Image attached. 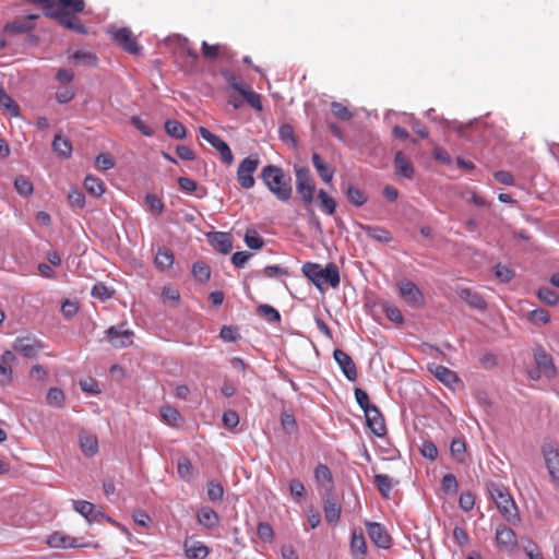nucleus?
Instances as JSON below:
<instances>
[{
	"instance_id": "obj_11",
	"label": "nucleus",
	"mask_w": 559,
	"mask_h": 559,
	"mask_svg": "<svg viewBox=\"0 0 559 559\" xmlns=\"http://www.w3.org/2000/svg\"><path fill=\"white\" fill-rule=\"evenodd\" d=\"M27 2L36 5H40L44 10V14L47 17L56 20L61 26L68 29H79L81 31V25L76 22L72 24L64 14H57L55 12L56 9V0H26Z\"/></svg>"
},
{
	"instance_id": "obj_40",
	"label": "nucleus",
	"mask_w": 559,
	"mask_h": 559,
	"mask_svg": "<svg viewBox=\"0 0 559 559\" xmlns=\"http://www.w3.org/2000/svg\"><path fill=\"white\" fill-rule=\"evenodd\" d=\"M213 247L221 253H228L233 248L231 238L226 233H216L212 240Z\"/></svg>"
},
{
	"instance_id": "obj_8",
	"label": "nucleus",
	"mask_w": 559,
	"mask_h": 559,
	"mask_svg": "<svg viewBox=\"0 0 559 559\" xmlns=\"http://www.w3.org/2000/svg\"><path fill=\"white\" fill-rule=\"evenodd\" d=\"M47 544L51 548L58 549H68V548H84V547H93L98 548V544H92L88 542H83L82 539L72 537L62 532H53L48 536Z\"/></svg>"
},
{
	"instance_id": "obj_54",
	"label": "nucleus",
	"mask_w": 559,
	"mask_h": 559,
	"mask_svg": "<svg viewBox=\"0 0 559 559\" xmlns=\"http://www.w3.org/2000/svg\"><path fill=\"white\" fill-rule=\"evenodd\" d=\"M246 245L253 250L261 249L264 246L263 238L253 229H248L245 234Z\"/></svg>"
},
{
	"instance_id": "obj_47",
	"label": "nucleus",
	"mask_w": 559,
	"mask_h": 559,
	"mask_svg": "<svg viewBox=\"0 0 559 559\" xmlns=\"http://www.w3.org/2000/svg\"><path fill=\"white\" fill-rule=\"evenodd\" d=\"M258 313L271 323H278L281 321L280 312L270 305H260L257 308Z\"/></svg>"
},
{
	"instance_id": "obj_30",
	"label": "nucleus",
	"mask_w": 559,
	"mask_h": 559,
	"mask_svg": "<svg viewBox=\"0 0 559 559\" xmlns=\"http://www.w3.org/2000/svg\"><path fill=\"white\" fill-rule=\"evenodd\" d=\"M323 511L325 521L330 524H336L341 518V506L335 499L328 497L324 499Z\"/></svg>"
},
{
	"instance_id": "obj_32",
	"label": "nucleus",
	"mask_w": 559,
	"mask_h": 559,
	"mask_svg": "<svg viewBox=\"0 0 559 559\" xmlns=\"http://www.w3.org/2000/svg\"><path fill=\"white\" fill-rule=\"evenodd\" d=\"M84 188L94 198L102 197L106 191L104 181L92 175L85 177Z\"/></svg>"
},
{
	"instance_id": "obj_18",
	"label": "nucleus",
	"mask_w": 559,
	"mask_h": 559,
	"mask_svg": "<svg viewBox=\"0 0 559 559\" xmlns=\"http://www.w3.org/2000/svg\"><path fill=\"white\" fill-rule=\"evenodd\" d=\"M333 357L340 366L342 372L349 381H356L358 377L357 368L352 357L342 349H335Z\"/></svg>"
},
{
	"instance_id": "obj_58",
	"label": "nucleus",
	"mask_w": 559,
	"mask_h": 559,
	"mask_svg": "<svg viewBox=\"0 0 559 559\" xmlns=\"http://www.w3.org/2000/svg\"><path fill=\"white\" fill-rule=\"evenodd\" d=\"M222 75L226 80V82L229 84L231 88L240 93L241 90H243L247 84L242 81L241 76L236 75L235 73L226 70L222 72Z\"/></svg>"
},
{
	"instance_id": "obj_55",
	"label": "nucleus",
	"mask_w": 559,
	"mask_h": 559,
	"mask_svg": "<svg viewBox=\"0 0 559 559\" xmlns=\"http://www.w3.org/2000/svg\"><path fill=\"white\" fill-rule=\"evenodd\" d=\"M331 110H332V114L340 120L348 121L353 118L352 111L344 104H342L340 102H332Z\"/></svg>"
},
{
	"instance_id": "obj_59",
	"label": "nucleus",
	"mask_w": 559,
	"mask_h": 559,
	"mask_svg": "<svg viewBox=\"0 0 559 559\" xmlns=\"http://www.w3.org/2000/svg\"><path fill=\"white\" fill-rule=\"evenodd\" d=\"M178 474L183 480H190L193 475V466L189 459L182 457L178 461Z\"/></svg>"
},
{
	"instance_id": "obj_62",
	"label": "nucleus",
	"mask_w": 559,
	"mask_h": 559,
	"mask_svg": "<svg viewBox=\"0 0 559 559\" xmlns=\"http://www.w3.org/2000/svg\"><path fill=\"white\" fill-rule=\"evenodd\" d=\"M224 488L221 484L210 481L207 484V497L212 502H218L223 499Z\"/></svg>"
},
{
	"instance_id": "obj_24",
	"label": "nucleus",
	"mask_w": 559,
	"mask_h": 559,
	"mask_svg": "<svg viewBox=\"0 0 559 559\" xmlns=\"http://www.w3.org/2000/svg\"><path fill=\"white\" fill-rule=\"evenodd\" d=\"M395 174L406 179H413L415 169L409 160L401 151L396 152L394 157Z\"/></svg>"
},
{
	"instance_id": "obj_38",
	"label": "nucleus",
	"mask_w": 559,
	"mask_h": 559,
	"mask_svg": "<svg viewBox=\"0 0 559 559\" xmlns=\"http://www.w3.org/2000/svg\"><path fill=\"white\" fill-rule=\"evenodd\" d=\"M160 416L167 425L175 428L179 427L182 420L180 413L175 407L169 405H165L160 408Z\"/></svg>"
},
{
	"instance_id": "obj_61",
	"label": "nucleus",
	"mask_w": 559,
	"mask_h": 559,
	"mask_svg": "<svg viewBox=\"0 0 559 559\" xmlns=\"http://www.w3.org/2000/svg\"><path fill=\"white\" fill-rule=\"evenodd\" d=\"M68 202L71 207L83 209L85 205V195L79 189H73L68 194Z\"/></svg>"
},
{
	"instance_id": "obj_26",
	"label": "nucleus",
	"mask_w": 559,
	"mask_h": 559,
	"mask_svg": "<svg viewBox=\"0 0 559 559\" xmlns=\"http://www.w3.org/2000/svg\"><path fill=\"white\" fill-rule=\"evenodd\" d=\"M80 448L84 455L93 456L98 452V439L95 435L82 431L79 436Z\"/></svg>"
},
{
	"instance_id": "obj_33",
	"label": "nucleus",
	"mask_w": 559,
	"mask_h": 559,
	"mask_svg": "<svg viewBox=\"0 0 559 559\" xmlns=\"http://www.w3.org/2000/svg\"><path fill=\"white\" fill-rule=\"evenodd\" d=\"M174 254L173 252L167 248H158L156 254H155V265L160 271L168 270L174 264Z\"/></svg>"
},
{
	"instance_id": "obj_63",
	"label": "nucleus",
	"mask_w": 559,
	"mask_h": 559,
	"mask_svg": "<svg viewBox=\"0 0 559 559\" xmlns=\"http://www.w3.org/2000/svg\"><path fill=\"white\" fill-rule=\"evenodd\" d=\"M257 534L259 538L264 543H270L273 540L274 532L272 526L266 522H261L258 525Z\"/></svg>"
},
{
	"instance_id": "obj_12",
	"label": "nucleus",
	"mask_w": 559,
	"mask_h": 559,
	"mask_svg": "<svg viewBox=\"0 0 559 559\" xmlns=\"http://www.w3.org/2000/svg\"><path fill=\"white\" fill-rule=\"evenodd\" d=\"M370 540L379 548L388 549L391 546L392 538L386 528L378 522H365Z\"/></svg>"
},
{
	"instance_id": "obj_1",
	"label": "nucleus",
	"mask_w": 559,
	"mask_h": 559,
	"mask_svg": "<svg viewBox=\"0 0 559 559\" xmlns=\"http://www.w3.org/2000/svg\"><path fill=\"white\" fill-rule=\"evenodd\" d=\"M260 178L267 190L282 202H287L293 195L292 177L276 165L262 168Z\"/></svg>"
},
{
	"instance_id": "obj_31",
	"label": "nucleus",
	"mask_w": 559,
	"mask_h": 559,
	"mask_svg": "<svg viewBox=\"0 0 559 559\" xmlns=\"http://www.w3.org/2000/svg\"><path fill=\"white\" fill-rule=\"evenodd\" d=\"M373 483L380 495L385 499L390 498L393 487L397 484V481H393V479L385 474L374 475Z\"/></svg>"
},
{
	"instance_id": "obj_51",
	"label": "nucleus",
	"mask_w": 559,
	"mask_h": 559,
	"mask_svg": "<svg viewBox=\"0 0 559 559\" xmlns=\"http://www.w3.org/2000/svg\"><path fill=\"white\" fill-rule=\"evenodd\" d=\"M539 300L546 305L555 306L559 301V295L549 287H542L537 292Z\"/></svg>"
},
{
	"instance_id": "obj_56",
	"label": "nucleus",
	"mask_w": 559,
	"mask_h": 559,
	"mask_svg": "<svg viewBox=\"0 0 559 559\" xmlns=\"http://www.w3.org/2000/svg\"><path fill=\"white\" fill-rule=\"evenodd\" d=\"M145 204L147 205L148 210L155 215H160L165 207L163 200L159 197L151 193L146 194Z\"/></svg>"
},
{
	"instance_id": "obj_15",
	"label": "nucleus",
	"mask_w": 559,
	"mask_h": 559,
	"mask_svg": "<svg viewBox=\"0 0 559 559\" xmlns=\"http://www.w3.org/2000/svg\"><path fill=\"white\" fill-rule=\"evenodd\" d=\"M497 546L508 552H512L518 547V536L514 531L506 525H499L496 528Z\"/></svg>"
},
{
	"instance_id": "obj_27",
	"label": "nucleus",
	"mask_w": 559,
	"mask_h": 559,
	"mask_svg": "<svg viewBox=\"0 0 559 559\" xmlns=\"http://www.w3.org/2000/svg\"><path fill=\"white\" fill-rule=\"evenodd\" d=\"M350 550L355 558H364L367 554V544L361 530H354L350 538Z\"/></svg>"
},
{
	"instance_id": "obj_9",
	"label": "nucleus",
	"mask_w": 559,
	"mask_h": 559,
	"mask_svg": "<svg viewBox=\"0 0 559 559\" xmlns=\"http://www.w3.org/2000/svg\"><path fill=\"white\" fill-rule=\"evenodd\" d=\"M260 160L257 156H248L241 160L237 169V180L243 189L254 187L253 174L258 169Z\"/></svg>"
},
{
	"instance_id": "obj_45",
	"label": "nucleus",
	"mask_w": 559,
	"mask_h": 559,
	"mask_svg": "<svg viewBox=\"0 0 559 559\" xmlns=\"http://www.w3.org/2000/svg\"><path fill=\"white\" fill-rule=\"evenodd\" d=\"M246 102L254 109L262 110L261 96L252 91L248 85L239 93Z\"/></svg>"
},
{
	"instance_id": "obj_42",
	"label": "nucleus",
	"mask_w": 559,
	"mask_h": 559,
	"mask_svg": "<svg viewBox=\"0 0 559 559\" xmlns=\"http://www.w3.org/2000/svg\"><path fill=\"white\" fill-rule=\"evenodd\" d=\"M165 131L175 139H183L187 134L185 126L175 119H169L165 122Z\"/></svg>"
},
{
	"instance_id": "obj_28",
	"label": "nucleus",
	"mask_w": 559,
	"mask_h": 559,
	"mask_svg": "<svg viewBox=\"0 0 559 559\" xmlns=\"http://www.w3.org/2000/svg\"><path fill=\"white\" fill-rule=\"evenodd\" d=\"M311 160L319 177L325 182L330 183L334 176V169L330 167L318 153H312Z\"/></svg>"
},
{
	"instance_id": "obj_2",
	"label": "nucleus",
	"mask_w": 559,
	"mask_h": 559,
	"mask_svg": "<svg viewBox=\"0 0 559 559\" xmlns=\"http://www.w3.org/2000/svg\"><path fill=\"white\" fill-rule=\"evenodd\" d=\"M490 496L496 503L502 518L511 525H518L521 522L520 512L510 491L502 485H491Z\"/></svg>"
},
{
	"instance_id": "obj_49",
	"label": "nucleus",
	"mask_w": 559,
	"mask_h": 559,
	"mask_svg": "<svg viewBox=\"0 0 559 559\" xmlns=\"http://www.w3.org/2000/svg\"><path fill=\"white\" fill-rule=\"evenodd\" d=\"M527 319L535 325H545L549 322L550 314L547 310L539 308L528 312Z\"/></svg>"
},
{
	"instance_id": "obj_3",
	"label": "nucleus",
	"mask_w": 559,
	"mask_h": 559,
	"mask_svg": "<svg viewBox=\"0 0 559 559\" xmlns=\"http://www.w3.org/2000/svg\"><path fill=\"white\" fill-rule=\"evenodd\" d=\"M301 270L304 275L320 289L324 284H329L333 288L340 285V271L334 263H329L323 267L318 263L307 262Z\"/></svg>"
},
{
	"instance_id": "obj_39",
	"label": "nucleus",
	"mask_w": 559,
	"mask_h": 559,
	"mask_svg": "<svg viewBox=\"0 0 559 559\" xmlns=\"http://www.w3.org/2000/svg\"><path fill=\"white\" fill-rule=\"evenodd\" d=\"M318 201L320 210L326 215H333L336 211V202L326 191L320 189L318 192Z\"/></svg>"
},
{
	"instance_id": "obj_48",
	"label": "nucleus",
	"mask_w": 559,
	"mask_h": 559,
	"mask_svg": "<svg viewBox=\"0 0 559 559\" xmlns=\"http://www.w3.org/2000/svg\"><path fill=\"white\" fill-rule=\"evenodd\" d=\"M192 274L201 283L207 282L211 277L210 266L204 262H195L192 266Z\"/></svg>"
},
{
	"instance_id": "obj_4",
	"label": "nucleus",
	"mask_w": 559,
	"mask_h": 559,
	"mask_svg": "<svg viewBox=\"0 0 559 559\" xmlns=\"http://www.w3.org/2000/svg\"><path fill=\"white\" fill-rule=\"evenodd\" d=\"M296 191L305 206H310L313 202L316 182L309 168L295 167Z\"/></svg>"
},
{
	"instance_id": "obj_21",
	"label": "nucleus",
	"mask_w": 559,
	"mask_h": 559,
	"mask_svg": "<svg viewBox=\"0 0 559 559\" xmlns=\"http://www.w3.org/2000/svg\"><path fill=\"white\" fill-rule=\"evenodd\" d=\"M73 509L86 519L88 523L97 522L98 518H103L104 513L96 510L94 503L85 500H75Z\"/></svg>"
},
{
	"instance_id": "obj_17",
	"label": "nucleus",
	"mask_w": 559,
	"mask_h": 559,
	"mask_svg": "<svg viewBox=\"0 0 559 559\" xmlns=\"http://www.w3.org/2000/svg\"><path fill=\"white\" fill-rule=\"evenodd\" d=\"M366 424L369 429L378 437H382L386 433V426L382 414L379 408L373 405L365 412Z\"/></svg>"
},
{
	"instance_id": "obj_57",
	"label": "nucleus",
	"mask_w": 559,
	"mask_h": 559,
	"mask_svg": "<svg viewBox=\"0 0 559 559\" xmlns=\"http://www.w3.org/2000/svg\"><path fill=\"white\" fill-rule=\"evenodd\" d=\"M47 404L53 407H61L64 403V393L62 390L51 388L46 397Z\"/></svg>"
},
{
	"instance_id": "obj_37",
	"label": "nucleus",
	"mask_w": 559,
	"mask_h": 559,
	"mask_svg": "<svg viewBox=\"0 0 559 559\" xmlns=\"http://www.w3.org/2000/svg\"><path fill=\"white\" fill-rule=\"evenodd\" d=\"M52 148L53 151L61 157H64V158H68L71 156V153H72V144L71 142L60 135V134H57L52 141Z\"/></svg>"
},
{
	"instance_id": "obj_14",
	"label": "nucleus",
	"mask_w": 559,
	"mask_h": 559,
	"mask_svg": "<svg viewBox=\"0 0 559 559\" xmlns=\"http://www.w3.org/2000/svg\"><path fill=\"white\" fill-rule=\"evenodd\" d=\"M399 290L401 297L413 307H420L425 304V298L421 290L416 284L409 281H402L399 283Z\"/></svg>"
},
{
	"instance_id": "obj_36",
	"label": "nucleus",
	"mask_w": 559,
	"mask_h": 559,
	"mask_svg": "<svg viewBox=\"0 0 559 559\" xmlns=\"http://www.w3.org/2000/svg\"><path fill=\"white\" fill-rule=\"evenodd\" d=\"M227 47L214 44L211 45L207 41H203L201 46L202 56L207 60H214L226 53Z\"/></svg>"
},
{
	"instance_id": "obj_29",
	"label": "nucleus",
	"mask_w": 559,
	"mask_h": 559,
	"mask_svg": "<svg viewBox=\"0 0 559 559\" xmlns=\"http://www.w3.org/2000/svg\"><path fill=\"white\" fill-rule=\"evenodd\" d=\"M198 522L205 528L212 530L219 523L218 514L209 507H203L198 512Z\"/></svg>"
},
{
	"instance_id": "obj_46",
	"label": "nucleus",
	"mask_w": 559,
	"mask_h": 559,
	"mask_svg": "<svg viewBox=\"0 0 559 559\" xmlns=\"http://www.w3.org/2000/svg\"><path fill=\"white\" fill-rule=\"evenodd\" d=\"M72 60L76 63L88 66V67H95L97 64V57L95 53L90 51H75L72 55Z\"/></svg>"
},
{
	"instance_id": "obj_10",
	"label": "nucleus",
	"mask_w": 559,
	"mask_h": 559,
	"mask_svg": "<svg viewBox=\"0 0 559 559\" xmlns=\"http://www.w3.org/2000/svg\"><path fill=\"white\" fill-rule=\"evenodd\" d=\"M12 347L16 353L26 358H35L44 348V344L33 336H17Z\"/></svg>"
},
{
	"instance_id": "obj_20",
	"label": "nucleus",
	"mask_w": 559,
	"mask_h": 559,
	"mask_svg": "<svg viewBox=\"0 0 559 559\" xmlns=\"http://www.w3.org/2000/svg\"><path fill=\"white\" fill-rule=\"evenodd\" d=\"M185 555L188 559H205L210 549L204 543L193 538H187L183 543Z\"/></svg>"
},
{
	"instance_id": "obj_6",
	"label": "nucleus",
	"mask_w": 559,
	"mask_h": 559,
	"mask_svg": "<svg viewBox=\"0 0 559 559\" xmlns=\"http://www.w3.org/2000/svg\"><path fill=\"white\" fill-rule=\"evenodd\" d=\"M168 45L174 47L175 53L178 58L185 59V67L188 70H192L199 59L198 52L191 47V44L187 37L175 35L168 38Z\"/></svg>"
},
{
	"instance_id": "obj_7",
	"label": "nucleus",
	"mask_w": 559,
	"mask_h": 559,
	"mask_svg": "<svg viewBox=\"0 0 559 559\" xmlns=\"http://www.w3.org/2000/svg\"><path fill=\"white\" fill-rule=\"evenodd\" d=\"M85 9L84 0H57L55 12L57 14H64L67 19L74 24L75 22L81 25V31L72 29L79 34H85L87 32L86 26L81 22L80 19L74 16L78 13L83 12Z\"/></svg>"
},
{
	"instance_id": "obj_50",
	"label": "nucleus",
	"mask_w": 559,
	"mask_h": 559,
	"mask_svg": "<svg viewBox=\"0 0 559 559\" xmlns=\"http://www.w3.org/2000/svg\"><path fill=\"white\" fill-rule=\"evenodd\" d=\"M14 187L22 197H29L34 191L33 183L24 176L15 178Z\"/></svg>"
},
{
	"instance_id": "obj_25",
	"label": "nucleus",
	"mask_w": 559,
	"mask_h": 559,
	"mask_svg": "<svg viewBox=\"0 0 559 559\" xmlns=\"http://www.w3.org/2000/svg\"><path fill=\"white\" fill-rule=\"evenodd\" d=\"M535 361L540 373L545 377L551 378L556 374V368L552 358L545 350L540 349L535 352Z\"/></svg>"
},
{
	"instance_id": "obj_52",
	"label": "nucleus",
	"mask_w": 559,
	"mask_h": 559,
	"mask_svg": "<svg viewBox=\"0 0 559 559\" xmlns=\"http://www.w3.org/2000/svg\"><path fill=\"white\" fill-rule=\"evenodd\" d=\"M314 477L317 481L323 486H331L333 478L330 468L326 465L319 464L314 471Z\"/></svg>"
},
{
	"instance_id": "obj_44",
	"label": "nucleus",
	"mask_w": 559,
	"mask_h": 559,
	"mask_svg": "<svg viewBox=\"0 0 559 559\" xmlns=\"http://www.w3.org/2000/svg\"><path fill=\"white\" fill-rule=\"evenodd\" d=\"M199 133L202 136V139L209 142L217 152H219L222 147L227 145V143L222 138L212 133L204 127L199 128Z\"/></svg>"
},
{
	"instance_id": "obj_43",
	"label": "nucleus",
	"mask_w": 559,
	"mask_h": 559,
	"mask_svg": "<svg viewBox=\"0 0 559 559\" xmlns=\"http://www.w3.org/2000/svg\"><path fill=\"white\" fill-rule=\"evenodd\" d=\"M0 107L11 116L19 115V106L3 87H0Z\"/></svg>"
},
{
	"instance_id": "obj_35",
	"label": "nucleus",
	"mask_w": 559,
	"mask_h": 559,
	"mask_svg": "<svg viewBox=\"0 0 559 559\" xmlns=\"http://www.w3.org/2000/svg\"><path fill=\"white\" fill-rule=\"evenodd\" d=\"M460 297L465 300L471 307L475 308V309H478V310H484L486 309V301L484 300V298L477 294V293H474L472 292L471 289H467V288H464L460 292Z\"/></svg>"
},
{
	"instance_id": "obj_5",
	"label": "nucleus",
	"mask_w": 559,
	"mask_h": 559,
	"mask_svg": "<svg viewBox=\"0 0 559 559\" xmlns=\"http://www.w3.org/2000/svg\"><path fill=\"white\" fill-rule=\"evenodd\" d=\"M542 454L548 471L550 481L559 489V447L552 441H545L542 444Z\"/></svg>"
},
{
	"instance_id": "obj_22",
	"label": "nucleus",
	"mask_w": 559,
	"mask_h": 559,
	"mask_svg": "<svg viewBox=\"0 0 559 559\" xmlns=\"http://www.w3.org/2000/svg\"><path fill=\"white\" fill-rule=\"evenodd\" d=\"M429 370L440 382L449 388H453L459 383L456 373L444 366L432 365L429 367Z\"/></svg>"
},
{
	"instance_id": "obj_19",
	"label": "nucleus",
	"mask_w": 559,
	"mask_h": 559,
	"mask_svg": "<svg viewBox=\"0 0 559 559\" xmlns=\"http://www.w3.org/2000/svg\"><path fill=\"white\" fill-rule=\"evenodd\" d=\"M16 357L11 350H5L0 357V384L9 385L13 380V366Z\"/></svg>"
},
{
	"instance_id": "obj_34",
	"label": "nucleus",
	"mask_w": 559,
	"mask_h": 559,
	"mask_svg": "<svg viewBox=\"0 0 559 559\" xmlns=\"http://www.w3.org/2000/svg\"><path fill=\"white\" fill-rule=\"evenodd\" d=\"M36 15L28 16L27 20H15L11 23H8L4 27V31L10 34H24L29 32L33 26L31 24V20L36 19Z\"/></svg>"
},
{
	"instance_id": "obj_13",
	"label": "nucleus",
	"mask_w": 559,
	"mask_h": 559,
	"mask_svg": "<svg viewBox=\"0 0 559 559\" xmlns=\"http://www.w3.org/2000/svg\"><path fill=\"white\" fill-rule=\"evenodd\" d=\"M108 342L116 348H123L132 345L134 333L131 330L120 326H110L107 331Z\"/></svg>"
},
{
	"instance_id": "obj_53",
	"label": "nucleus",
	"mask_w": 559,
	"mask_h": 559,
	"mask_svg": "<svg viewBox=\"0 0 559 559\" xmlns=\"http://www.w3.org/2000/svg\"><path fill=\"white\" fill-rule=\"evenodd\" d=\"M452 456L460 463L465 460L466 444L462 439H453L450 445Z\"/></svg>"
},
{
	"instance_id": "obj_23",
	"label": "nucleus",
	"mask_w": 559,
	"mask_h": 559,
	"mask_svg": "<svg viewBox=\"0 0 559 559\" xmlns=\"http://www.w3.org/2000/svg\"><path fill=\"white\" fill-rule=\"evenodd\" d=\"M358 227L371 239L382 242V243H389L392 241L393 237L391 233L381 227L376 225H366V224H358Z\"/></svg>"
},
{
	"instance_id": "obj_16",
	"label": "nucleus",
	"mask_w": 559,
	"mask_h": 559,
	"mask_svg": "<svg viewBox=\"0 0 559 559\" xmlns=\"http://www.w3.org/2000/svg\"><path fill=\"white\" fill-rule=\"evenodd\" d=\"M112 38L117 45L122 47L129 53L136 55L141 50V47L139 46L132 32L127 27L115 31L112 33Z\"/></svg>"
},
{
	"instance_id": "obj_41",
	"label": "nucleus",
	"mask_w": 559,
	"mask_h": 559,
	"mask_svg": "<svg viewBox=\"0 0 559 559\" xmlns=\"http://www.w3.org/2000/svg\"><path fill=\"white\" fill-rule=\"evenodd\" d=\"M345 194L348 201L355 206H361L366 203L367 197L362 190L352 185L345 189Z\"/></svg>"
},
{
	"instance_id": "obj_60",
	"label": "nucleus",
	"mask_w": 559,
	"mask_h": 559,
	"mask_svg": "<svg viewBox=\"0 0 559 559\" xmlns=\"http://www.w3.org/2000/svg\"><path fill=\"white\" fill-rule=\"evenodd\" d=\"M95 165L99 170H109L115 167V159L108 153H100L95 158Z\"/></svg>"
},
{
	"instance_id": "obj_64",
	"label": "nucleus",
	"mask_w": 559,
	"mask_h": 559,
	"mask_svg": "<svg viewBox=\"0 0 559 559\" xmlns=\"http://www.w3.org/2000/svg\"><path fill=\"white\" fill-rule=\"evenodd\" d=\"M92 296L100 300H107L111 298L112 292L104 283H97L92 288Z\"/></svg>"
}]
</instances>
